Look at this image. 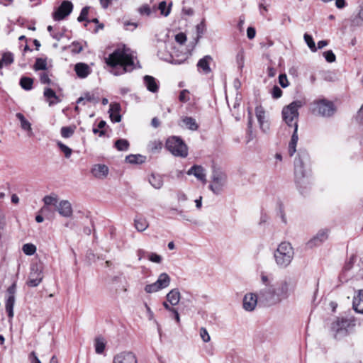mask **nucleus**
I'll return each mask as SVG.
<instances>
[{"instance_id":"37","label":"nucleus","mask_w":363,"mask_h":363,"mask_svg":"<svg viewBox=\"0 0 363 363\" xmlns=\"http://www.w3.org/2000/svg\"><path fill=\"white\" fill-rule=\"evenodd\" d=\"M89 101L94 104H97L99 102V99L96 98L93 94H91L89 92H86L82 96L78 99L77 104H80L82 101Z\"/></svg>"},{"instance_id":"57","label":"nucleus","mask_w":363,"mask_h":363,"mask_svg":"<svg viewBox=\"0 0 363 363\" xmlns=\"http://www.w3.org/2000/svg\"><path fill=\"white\" fill-rule=\"evenodd\" d=\"M175 40L179 44H184L186 41V36L183 33H179L175 36Z\"/></svg>"},{"instance_id":"41","label":"nucleus","mask_w":363,"mask_h":363,"mask_svg":"<svg viewBox=\"0 0 363 363\" xmlns=\"http://www.w3.org/2000/svg\"><path fill=\"white\" fill-rule=\"evenodd\" d=\"M22 250L26 255H33L36 252V247L33 244L27 243L23 245Z\"/></svg>"},{"instance_id":"42","label":"nucleus","mask_w":363,"mask_h":363,"mask_svg":"<svg viewBox=\"0 0 363 363\" xmlns=\"http://www.w3.org/2000/svg\"><path fill=\"white\" fill-rule=\"evenodd\" d=\"M162 305L166 310H167L170 313H174L175 320L177 321V323H179L180 317H179V314L176 308H174V307H172L173 306H171L170 304L167 303V302H163Z\"/></svg>"},{"instance_id":"34","label":"nucleus","mask_w":363,"mask_h":363,"mask_svg":"<svg viewBox=\"0 0 363 363\" xmlns=\"http://www.w3.org/2000/svg\"><path fill=\"white\" fill-rule=\"evenodd\" d=\"M134 224L137 230L140 232L145 230L149 226L147 220L143 217H136L134 220Z\"/></svg>"},{"instance_id":"4","label":"nucleus","mask_w":363,"mask_h":363,"mask_svg":"<svg viewBox=\"0 0 363 363\" xmlns=\"http://www.w3.org/2000/svg\"><path fill=\"white\" fill-rule=\"evenodd\" d=\"M304 103L301 100L292 101L282 108L281 115L284 123L289 127L298 125V109L303 106Z\"/></svg>"},{"instance_id":"38","label":"nucleus","mask_w":363,"mask_h":363,"mask_svg":"<svg viewBox=\"0 0 363 363\" xmlns=\"http://www.w3.org/2000/svg\"><path fill=\"white\" fill-rule=\"evenodd\" d=\"M115 147L119 151H126L129 147V143L125 139H119L116 141Z\"/></svg>"},{"instance_id":"62","label":"nucleus","mask_w":363,"mask_h":363,"mask_svg":"<svg viewBox=\"0 0 363 363\" xmlns=\"http://www.w3.org/2000/svg\"><path fill=\"white\" fill-rule=\"evenodd\" d=\"M29 359L30 361V363H41L35 352H30V354H29Z\"/></svg>"},{"instance_id":"35","label":"nucleus","mask_w":363,"mask_h":363,"mask_svg":"<svg viewBox=\"0 0 363 363\" xmlns=\"http://www.w3.org/2000/svg\"><path fill=\"white\" fill-rule=\"evenodd\" d=\"M44 96L48 99L49 101V105L52 106L54 104H56L60 101V99L57 96L55 92L50 89V88H45L44 90Z\"/></svg>"},{"instance_id":"25","label":"nucleus","mask_w":363,"mask_h":363,"mask_svg":"<svg viewBox=\"0 0 363 363\" xmlns=\"http://www.w3.org/2000/svg\"><path fill=\"white\" fill-rule=\"evenodd\" d=\"M353 308L360 313H363V289L359 290L353 298Z\"/></svg>"},{"instance_id":"45","label":"nucleus","mask_w":363,"mask_h":363,"mask_svg":"<svg viewBox=\"0 0 363 363\" xmlns=\"http://www.w3.org/2000/svg\"><path fill=\"white\" fill-rule=\"evenodd\" d=\"M172 6V4H169V7L167 8V3L166 1H162L160 3L158 6V9H160L161 14L167 16L170 13V6Z\"/></svg>"},{"instance_id":"5","label":"nucleus","mask_w":363,"mask_h":363,"mask_svg":"<svg viewBox=\"0 0 363 363\" xmlns=\"http://www.w3.org/2000/svg\"><path fill=\"white\" fill-rule=\"evenodd\" d=\"M166 147L174 156L186 157L188 155L187 146L178 137L168 138L166 141Z\"/></svg>"},{"instance_id":"40","label":"nucleus","mask_w":363,"mask_h":363,"mask_svg":"<svg viewBox=\"0 0 363 363\" xmlns=\"http://www.w3.org/2000/svg\"><path fill=\"white\" fill-rule=\"evenodd\" d=\"M1 59L3 66H8L13 63V55L11 52H4Z\"/></svg>"},{"instance_id":"39","label":"nucleus","mask_w":363,"mask_h":363,"mask_svg":"<svg viewBox=\"0 0 363 363\" xmlns=\"http://www.w3.org/2000/svg\"><path fill=\"white\" fill-rule=\"evenodd\" d=\"M33 79L30 77H22L20 80L21 86L25 90H30L33 86Z\"/></svg>"},{"instance_id":"60","label":"nucleus","mask_w":363,"mask_h":363,"mask_svg":"<svg viewBox=\"0 0 363 363\" xmlns=\"http://www.w3.org/2000/svg\"><path fill=\"white\" fill-rule=\"evenodd\" d=\"M256 31L253 27H248L247 29V38L250 40L253 39L255 37Z\"/></svg>"},{"instance_id":"2","label":"nucleus","mask_w":363,"mask_h":363,"mask_svg":"<svg viewBox=\"0 0 363 363\" xmlns=\"http://www.w3.org/2000/svg\"><path fill=\"white\" fill-rule=\"evenodd\" d=\"M44 206L40 209V213L47 215L50 213V206H53L58 213L65 218H71L73 215V209L71 203L67 200L59 201L55 194L47 195L43 199Z\"/></svg>"},{"instance_id":"11","label":"nucleus","mask_w":363,"mask_h":363,"mask_svg":"<svg viewBox=\"0 0 363 363\" xmlns=\"http://www.w3.org/2000/svg\"><path fill=\"white\" fill-rule=\"evenodd\" d=\"M311 109L313 113L325 117L330 116L335 113L333 104L325 99L315 101L311 104Z\"/></svg>"},{"instance_id":"7","label":"nucleus","mask_w":363,"mask_h":363,"mask_svg":"<svg viewBox=\"0 0 363 363\" xmlns=\"http://www.w3.org/2000/svg\"><path fill=\"white\" fill-rule=\"evenodd\" d=\"M44 266L41 262L33 263L30 265L26 284L29 287H36L43 281Z\"/></svg>"},{"instance_id":"26","label":"nucleus","mask_w":363,"mask_h":363,"mask_svg":"<svg viewBox=\"0 0 363 363\" xmlns=\"http://www.w3.org/2000/svg\"><path fill=\"white\" fill-rule=\"evenodd\" d=\"M74 70L80 78H85L91 73V69L85 63H77L75 65Z\"/></svg>"},{"instance_id":"17","label":"nucleus","mask_w":363,"mask_h":363,"mask_svg":"<svg viewBox=\"0 0 363 363\" xmlns=\"http://www.w3.org/2000/svg\"><path fill=\"white\" fill-rule=\"evenodd\" d=\"M259 296L254 293L246 294L242 299V307L246 311H253L257 304Z\"/></svg>"},{"instance_id":"58","label":"nucleus","mask_w":363,"mask_h":363,"mask_svg":"<svg viewBox=\"0 0 363 363\" xmlns=\"http://www.w3.org/2000/svg\"><path fill=\"white\" fill-rule=\"evenodd\" d=\"M298 140V125H296L295 127H294V132H293V134H292V136H291V140L289 143H295L297 145Z\"/></svg>"},{"instance_id":"13","label":"nucleus","mask_w":363,"mask_h":363,"mask_svg":"<svg viewBox=\"0 0 363 363\" xmlns=\"http://www.w3.org/2000/svg\"><path fill=\"white\" fill-rule=\"evenodd\" d=\"M72 9L73 5L71 1H63L58 9L53 13V18L55 21L62 20L72 12Z\"/></svg>"},{"instance_id":"43","label":"nucleus","mask_w":363,"mask_h":363,"mask_svg":"<svg viewBox=\"0 0 363 363\" xmlns=\"http://www.w3.org/2000/svg\"><path fill=\"white\" fill-rule=\"evenodd\" d=\"M303 38L305 42L306 43L310 50L312 52H315L317 50V48L315 47V42L313 41L312 36L311 35L305 33Z\"/></svg>"},{"instance_id":"15","label":"nucleus","mask_w":363,"mask_h":363,"mask_svg":"<svg viewBox=\"0 0 363 363\" xmlns=\"http://www.w3.org/2000/svg\"><path fill=\"white\" fill-rule=\"evenodd\" d=\"M255 114L260 129L263 133H267L269 130L270 125L269 121L266 118L265 111L263 107L261 106H257L255 108Z\"/></svg>"},{"instance_id":"52","label":"nucleus","mask_w":363,"mask_h":363,"mask_svg":"<svg viewBox=\"0 0 363 363\" xmlns=\"http://www.w3.org/2000/svg\"><path fill=\"white\" fill-rule=\"evenodd\" d=\"M105 125H106V122L104 121H101L98 124V128L93 129L94 133H95V134L99 133L100 136L104 135V131L103 130H99V129L104 128Z\"/></svg>"},{"instance_id":"36","label":"nucleus","mask_w":363,"mask_h":363,"mask_svg":"<svg viewBox=\"0 0 363 363\" xmlns=\"http://www.w3.org/2000/svg\"><path fill=\"white\" fill-rule=\"evenodd\" d=\"M106 343L105 339L102 337H97L95 338L94 347L97 354H101L104 351Z\"/></svg>"},{"instance_id":"55","label":"nucleus","mask_w":363,"mask_h":363,"mask_svg":"<svg viewBox=\"0 0 363 363\" xmlns=\"http://www.w3.org/2000/svg\"><path fill=\"white\" fill-rule=\"evenodd\" d=\"M148 259L150 261L155 263H160L162 262V257L156 253H150Z\"/></svg>"},{"instance_id":"22","label":"nucleus","mask_w":363,"mask_h":363,"mask_svg":"<svg viewBox=\"0 0 363 363\" xmlns=\"http://www.w3.org/2000/svg\"><path fill=\"white\" fill-rule=\"evenodd\" d=\"M163 147V143L160 139L150 140L147 145V150L151 154H157L160 152Z\"/></svg>"},{"instance_id":"44","label":"nucleus","mask_w":363,"mask_h":363,"mask_svg":"<svg viewBox=\"0 0 363 363\" xmlns=\"http://www.w3.org/2000/svg\"><path fill=\"white\" fill-rule=\"evenodd\" d=\"M47 67V62L45 60L38 58L35 61L34 68L35 70H45Z\"/></svg>"},{"instance_id":"47","label":"nucleus","mask_w":363,"mask_h":363,"mask_svg":"<svg viewBox=\"0 0 363 363\" xmlns=\"http://www.w3.org/2000/svg\"><path fill=\"white\" fill-rule=\"evenodd\" d=\"M74 128L72 127H62L61 128V135L65 138H70L74 133Z\"/></svg>"},{"instance_id":"51","label":"nucleus","mask_w":363,"mask_h":363,"mask_svg":"<svg viewBox=\"0 0 363 363\" xmlns=\"http://www.w3.org/2000/svg\"><path fill=\"white\" fill-rule=\"evenodd\" d=\"M138 11L141 15L149 16L151 13L150 7L147 4H144L138 9Z\"/></svg>"},{"instance_id":"14","label":"nucleus","mask_w":363,"mask_h":363,"mask_svg":"<svg viewBox=\"0 0 363 363\" xmlns=\"http://www.w3.org/2000/svg\"><path fill=\"white\" fill-rule=\"evenodd\" d=\"M113 363H138V359L133 352L123 351L114 356Z\"/></svg>"},{"instance_id":"23","label":"nucleus","mask_w":363,"mask_h":363,"mask_svg":"<svg viewBox=\"0 0 363 363\" xmlns=\"http://www.w3.org/2000/svg\"><path fill=\"white\" fill-rule=\"evenodd\" d=\"M157 55L161 60H163L166 62H170L174 65H181L185 62L186 60V57H184L182 59H175L172 55L166 54L163 51L160 50L157 53Z\"/></svg>"},{"instance_id":"32","label":"nucleus","mask_w":363,"mask_h":363,"mask_svg":"<svg viewBox=\"0 0 363 363\" xmlns=\"http://www.w3.org/2000/svg\"><path fill=\"white\" fill-rule=\"evenodd\" d=\"M146 157L142 155H130L125 157V162L130 164H140L145 162Z\"/></svg>"},{"instance_id":"6","label":"nucleus","mask_w":363,"mask_h":363,"mask_svg":"<svg viewBox=\"0 0 363 363\" xmlns=\"http://www.w3.org/2000/svg\"><path fill=\"white\" fill-rule=\"evenodd\" d=\"M227 184V175L220 169H213L209 189L215 194H220Z\"/></svg>"},{"instance_id":"12","label":"nucleus","mask_w":363,"mask_h":363,"mask_svg":"<svg viewBox=\"0 0 363 363\" xmlns=\"http://www.w3.org/2000/svg\"><path fill=\"white\" fill-rule=\"evenodd\" d=\"M170 281L171 279L167 273H162L159 275L155 282L145 286V291L147 294L157 292L168 287L170 284Z\"/></svg>"},{"instance_id":"53","label":"nucleus","mask_w":363,"mask_h":363,"mask_svg":"<svg viewBox=\"0 0 363 363\" xmlns=\"http://www.w3.org/2000/svg\"><path fill=\"white\" fill-rule=\"evenodd\" d=\"M89 8L87 6L82 9V10L81 11L80 15L77 18L78 21L82 22L86 19V16L89 13Z\"/></svg>"},{"instance_id":"61","label":"nucleus","mask_w":363,"mask_h":363,"mask_svg":"<svg viewBox=\"0 0 363 363\" xmlns=\"http://www.w3.org/2000/svg\"><path fill=\"white\" fill-rule=\"evenodd\" d=\"M40 82L43 84H50L51 83V80L48 77V74L47 73H42L40 74Z\"/></svg>"},{"instance_id":"20","label":"nucleus","mask_w":363,"mask_h":363,"mask_svg":"<svg viewBox=\"0 0 363 363\" xmlns=\"http://www.w3.org/2000/svg\"><path fill=\"white\" fill-rule=\"evenodd\" d=\"M188 175H194L198 180L206 183V172L205 169L200 165H194L188 171Z\"/></svg>"},{"instance_id":"50","label":"nucleus","mask_w":363,"mask_h":363,"mask_svg":"<svg viewBox=\"0 0 363 363\" xmlns=\"http://www.w3.org/2000/svg\"><path fill=\"white\" fill-rule=\"evenodd\" d=\"M323 55L328 62H333L335 61L336 57L332 50H328L323 52Z\"/></svg>"},{"instance_id":"56","label":"nucleus","mask_w":363,"mask_h":363,"mask_svg":"<svg viewBox=\"0 0 363 363\" xmlns=\"http://www.w3.org/2000/svg\"><path fill=\"white\" fill-rule=\"evenodd\" d=\"M188 94H189V91L187 90H186V89L182 90L180 92V94L179 96V101L182 102H186L187 101H189V97Z\"/></svg>"},{"instance_id":"31","label":"nucleus","mask_w":363,"mask_h":363,"mask_svg":"<svg viewBox=\"0 0 363 363\" xmlns=\"http://www.w3.org/2000/svg\"><path fill=\"white\" fill-rule=\"evenodd\" d=\"M182 126H185L188 129L191 130H196L199 128L198 124L196 122V120L192 117L185 116L182 118Z\"/></svg>"},{"instance_id":"46","label":"nucleus","mask_w":363,"mask_h":363,"mask_svg":"<svg viewBox=\"0 0 363 363\" xmlns=\"http://www.w3.org/2000/svg\"><path fill=\"white\" fill-rule=\"evenodd\" d=\"M57 146L64 152L65 157L69 158L71 156L72 150L69 147L61 142L57 143Z\"/></svg>"},{"instance_id":"10","label":"nucleus","mask_w":363,"mask_h":363,"mask_svg":"<svg viewBox=\"0 0 363 363\" xmlns=\"http://www.w3.org/2000/svg\"><path fill=\"white\" fill-rule=\"evenodd\" d=\"M351 321L345 318H336L331 325V332L335 339H341L347 335Z\"/></svg>"},{"instance_id":"33","label":"nucleus","mask_w":363,"mask_h":363,"mask_svg":"<svg viewBox=\"0 0 363 363\" xmlns=\"http://www.w3.org/2000/svg\"><path fill=\"white\" fill-rule=\"evenodd\" d=\"M149 183L155 189H159L163 185L162 177L159 174H151L148 178Z\"/></svg>"},{"instance_id":"30","label":"nucleus","mask_w":363,"mask_h":363,"mask_svg":"<svg viewBox=\"0 0 363 363\" xmlns=\"http://www.w3.org/2000/svg\"><path fill=\"white\" fill-rule=\"evenodd\" d=\"M144 83L147 87V89L151 92H157L158 90V85L157 84L156 79L149 75H146L144 77Z\"/></svg>"},{"instance_id":"59","label":"nucleus","mask_w":363,"mask_h":363,"mask_svg":"<svg viewBox=\"0 0 363 363\" xmlns=\"http://www.w3.org/2000/svg\"><path fill=\"white\" fill-rule=\"evenodd\" d=\"M272 94L273 98L278 99V98L281 97V96L282 94V91L281 90V89L279 86H275L272 89Z\"/></svg>"},{"instance_id":"24","label":"nucleus","mask_w":363,"mask_h":363,"mask_svg":"<svg viewBox=\"0 0 363 363\" xmlns=\"http://www.w3.org/2000/svg\"><path fill=\"white\" fill-rule=\"evenodd\" d=\"M166 298L171 306H177L179 303L181 298V294L178 289H172L167 294Z\"/></svg>"},{"instance_id":"18","label":"nucleus","mask_w":363,"mask_h":363,"mask_svg":"<svg viewBox=\"0 0 363 363\" xmlns=\"http://www.w3.org/2000/svg\"><path fill=\"white\" fill-rule=\"evenodd\" d=\"M328 230L323 229L319 230L308 242L307 245L310 248L320 245L328 238Z\"/></svg>"},{"instance_id":"48","label":"nucleus","mask_w":363,"mask_h":363,"mask_svg":"<svg viewBox=\"0 0 363 363\" xmlns=\"http://www.w3.org/2000/svg\"><path fill=\"white\" fill-rule=\"evenodd\" d=\"M199 335L204 342H208L211 340L210 335L205 328H200Z\"/></svg>"},{"instance_id":"19","label":"nucleus","mask_w":363,"mask_h":363,"mask_svg":"<svg viewBox=\"0 0 363 363\" xmlns=\"http://www.w3.org/2000/svg\"><path fill=\"white\" fill-rule=\"evenodd\" d=\"M308 155L306 153H298V157L295 159V174L297 178H302L305 176L304 172V160H306Z\"/></svg>"},{"instance_id":"29","label":"nucleus","mask_w":363,"mask_h":363,"mask_svg":"<svg viewBox=\"0 0 363 363\" xmlns=\"http://www.w3.org/2000/svg\"><path fill=\"white\" fill-rule=\"evenodd\" d=\"M212 60V58L209 55H206L201 58L197 64V67L202 69L204 74H208L211 72V69L209 67V64L211 61Z\"/></svg>"},{"instance_id":"64","label":"nucleus","mask_w":363,"mask_h":363,"mask_svg":"<svg viewBox=\"0 0 363 363\" xmlns=\"http://www.w3.org/2000/svg\"><path fill=\"white\" fill-rule=\"evenodd\" d=\"M177 199L179 203H183L187 200V196L184 193H179L177 195Z\"/></svg>"},{"instance_id":"49","label":"nucleus","mask_w":363,"mask_h":363,"mask_svg":"<svg viewBox=\"0 0 363 363\" xmlns=\"http://www.w3.org/2000/svg\"><path fill=\"white\" fill-rule=\"evenodd\" d=\"M236 61L238 66L240 69H242L244 67L245 64V56L243 51H240L238 53L236 56Z\"/></svg>"},{"instance_id":"28","label":"nucleus","mask_w":363,"mask_h":363,"mask_svg":"<svg viewBox=\"0 0 363 363\" xmlns=\"http://www.w3.org/2000/svg\"><path fill=\"white\" fill-rule=\"evenodd\" d=\"M121 106L119 104L114 103L110 104L109 113L112 121L118 123L121 120V116L119 113Z\"/></svg>"},{"instance_id":"1","label":"nucleus","mask_w":363,"mask_h":363,"mask_svg":"<svg viewBox=\"0 0 363 363\" xmlns=\"http://www.w3.org/2000/svg\"><path fill=\"white\" fill-rule=\"evenodd\" d=\"M106 62L111 67L120 65L122 67L123 73L130 72L135 68L133 52L125 46L123 48L116 49L110 54L106 58Z\"/></svg>"},{"instance_id":"54","label":"nucleus","mask_w":363,"mask_h":363,"mask_svg":"<svg viewBox=\"0 0 363 363\" xmlns=\"http://www.w3.org/2000/svg\"><path fill=\"white\" fill-rule=\"evenodd\" d=\"M279 82L283 88H286L289 86L288 79L286 74H280L279 77Z\"/></svg>"},{"instance_id":"8","label":"nucleus","mask_w":363,"mask_h":363,"mask_svg":"<svg viewBox=\"0 0 363 363\" xmlns=\"http://www.w3.org/2000/svg\"><path fill=\"white\" fill-rule=\"evenodd\" d=\"M258 296L259 301L267 306H274L280 303L275 287L272 285L266 286L264 288L262 289L259 291Z\"/></svg>"},{"instance_id":"63","label":"nucleus","mask_w":363,"mask_h":363,"mask_svg":"<svg viewBox=\"0 0 363 363\" xmlns=\"http://www.w3.org/2000/svg\"><path fill=\"white\" fill-rule=\"evenodd\" d=\"M296 144L289 143L288 152L290 156H293L296 151Z\"/></svg>"},{"instance_id":"27","label":"nucleus","mask_w":363,"mask_h":363,"mask_svg":"<svg viewBox=\"0 0 363 363\" xmlns=\"http://www.w3.org/2000/svg\"><path fill=\"white\" fill-rule=\"evenodd\" d=\"M16 118L19 120L21 123V128L23 130L28 132V136H32L33 135L32 128H31V123L25 118V116L21 113H17L16 114Z\"/></svg>"},{"instance_id":"9","label":"nucleus","mask_w":363,"mask_h":363,"mask_svg":"<svg viewBox=\"0 0 363 363\" xmlns=\"http://www.w3.org/2000/svg\"><path fill=\"white\" fill-rule=\"evenodd\" d=\"M295 284L293 280L290 278H285L281 280L278 284L275 290L280 302L283 300L288 298L294 292Z\"/></svg>"},{"instance_id":"21","label":"nucleus","mask_w":363,"mask_h":363,"mask_svg":"<svg viewBox=\"0 0 363 363\" xmlns=\"http://www.w3.org/2000/svg\"><path fill=\"white\" fill-rule=\"evenodd\" d=\"M91 172L94 177L104 179L108 174V167L105 164H96L92 167Z\"/></svg>"},{"instance_id":"3","label":"nucleus","mask_w":363,"mask_h":363,"mask_svg":"<svg viewBox=\"0 0 363 363\" xmlns=\"http://www.w3.org/2000/svg\"><path fill=\"white\" fill-rule=\"evenodd\" d=\"M294 257V250L289 242H281L274 252L275 263L281 269H285L289 267Z\"/></svg>"},{"instance_id":"16","label":"nucleus","mask_w":363,"mask_h":363,"mask_svg":"<svg viewBox=\"0 0 363 363\" xmlns=\"http://www.w3.org/2000/svg\"><path fill=\"white\" fill-rule=\"evenodd\" d=\"M16 284H13L11 286H9L7 289V298L6 301V310L8 313V315L9 318H13V305L15 302V293H16Z\"/></svg>"}]
</instances>
